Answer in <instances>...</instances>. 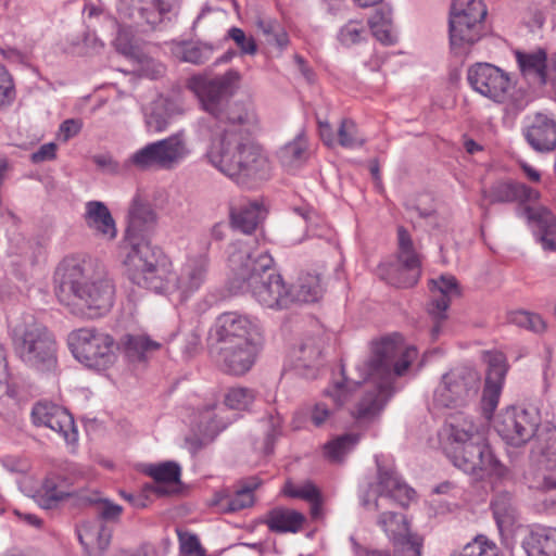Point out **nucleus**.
I'll use <instances>...</instances> for the list:
<instances>
[{"instance_id": "nucleus-1", "label": "nucleus", "mask_w": 556, "mask_h": 556, "mask_svg": "<svg viewBox=\"0 0 556 556\" xmlns=\"http://www.w3.org/2000/svg\"><path fill=\"white\" fill-rule=\"evenodd\" d=\"M257 117L248 104H236L227 114V127L211 139L206 157L216 169L238 185L251 186L267 180L271 163L252 135Z\"/></svg>"}, {"instance_id": "nucleus-2", "label": "nucleus", "mask_w": 556, "mask_h": 556, "mask_svg": "<svg viewBox=\"0 0 556 556\" xmlns=\"http://www.w3.org/2000/svg\"><path fill=\"white\" fill-rule=\"evenodd\" d=\"M417 355L416 348L404 346L400 336L372 344L371 356L361 368L364 379L371 380L372 387L365 392L353 412L355 419L371 420L383 409L394 392V378L404 375Z\"/></svg>"}, {"instance_id": "nucleus-3", "label": "nucleus", "mask_w": 556, "mask_h": 556, "mask_svg": "<svg viewBox=\"0 0 556 556\" xmlns=\"http://www.w3.org/2000/svg\"><path fill=\"white\" fill-rule=\"evenodd\" d=\"M104 266L100 260L64 257L54 271V291L59 302L75 315L102 316L104 305Z\"/></svg>"}, {"instance_id": "nucleus-4", "label": "nucleus", "mask_w": 556, "mask_h": 556, "mask_svg": "<svg viewBox=\"0 0 556 556\" xmlns=\"http://www.w3.org/2000/svg\"><path fill=\"white\" fill-rule=\"evenodd\" d=\"M274 260L265 251H251L249 242L238 241L229 254V266L237 288L249 291L268 308H288L294 303L293 292L273 270Z\"/></svg>"}, {"instance_id": "nucleus-5", "label": "nucleus", "mask_w": 556, "mask_h": 556, "mask_svg": "<svg viewBox=\"0 0 556 556\" xmlns=\"http://www.w3.org/2000/svg\"><path fill=\"white\" fill-rule=\"evenodd\" d=\"M444 452L453 465L476 478L502 475L503 468L489 445L484 431L468 416L451 417L445 424Z\"/></svg>"}, {"instance_id": "nucleus-6", "label": "nucleus", "mask_w": 556, "mask_h": 556, "mask_svg": "<svg viewBox=\"0 0 556 556\" xmlns=\"http://www.w3.org/2000/svg\"><path fill=\"white\" fill-rule=\"evenodd\" d=\"M14 355L27 367L52 372L58 367V344L53 333L30 315L10 326Z\"/></svg>"}, {"instance_id": "nucleus-7", "label": "nucleus", "mask_w": 556, "mask_h": 556, "mask_svg": "<svg viewBox=\"0 0 556 556\" xmlns=\"http://www.w3.org/2000/svg\"><path fill=\"white\" fill-rule=\"evenodd\" d=\"M123 264L128 279L139 288L168 295L173 263L169 256L151 241L135 242Z\"/></svg>"}, {"instance_id": "nucleus-8", "label": "nucleus", "mask_w": 556, "mask_h": 556, "mask_svg": "<svg viewBox=\"0 0 556 556\" xmlns=\"http://www.w3.org/2000/svg\"><path fill=\"white\" fill-rule=\"evenodd\" d=\"M240 74L236 70H229L225 74L216 77H207L204 75L192 76L188 81V87L197 94L202 109L208 113L207 118L200 122L202 134H216L214 127L218 125L220 130L227 127V114L236 104L242 102H233L227 104L228 99L238 88Z\"/></svg>"}, {"instance_id": "nucleus-9", "label": "nucleus", "mask_w": 556, "mask_h": 556, "mask_svg": "<svg viewBox=\"0 0 556 556\" xmlns=\"http://www.w3.org/2000/svg\"><path fill=\"white\" fill-rule=\"evenodd\" d=\"M486 14V5L482 0H452L448 37L454 54L467 53L482 38Z\"/></svg>"}, {"instance_id": "nucleus-10", "label": "nucleus", "mask_w": 556, "mask_h": 556, "mask_svg": "<svg viewBox=\"0 0 556 556\" xmlns=\"http://www.w3.org/2000/svg\"><path fill=\"white\" fill-rule=\"evenodd\" d=\"M480 384L481 378L477 370L454 368L442 376L433 393V404L439 408L462 409L476 400Z\"/></svg>"}, {"instance_id": "nucleus-11", "label": "nucleus", "mask_w": 556, "mask_h": 556, "mask_svg": "<svg viewBox=\"0 0 556 556\" xmlns=\"http://www.w3.org/2000/svg\"><path fill=\"white\" fill-rule=\"evenodd\" d=\"M190 149L184 131L165 139L148 143L131 155V163L140 169L170 170L177 167L188 155Z\"/></svg>"}, {"instance_id": "nucleus-12", "label": "nucleus", "mask_w": 556, "mask_h": 556, "mask_svg": "<svg viewBox=\"0 0 556 556\" xmlns=\"http://www.w3.org/2000/svg\"><path fill=\"white\" fill-rule=\"evenodd\" d=\"M397 261L381 268L386 270V276L382 278L397 288L414 287L421 276V261L414 249L410 235L402 226L397 228Z\"/></svg>"}, {"instance_id": "nucleus-13", "label": "nucleus", "mask_w": 556, "mask_h": 556, "mask_svg": "<svg viewBox=\"0 0 556 556\" xmlns=\"http://www.w3.org/2000/svg\"><path fill=\"white\" fill-rule=\"evenodd\" d=\"M540 425L538 409L514 406L501 414L496 431L506 443L519 447L535 435Z\"/></svg>"}, {"instance_id": "nucleus-14", "label": "nucleus", "mask_w": 556, "mask_h": 556, "mask_svg": "<svg viewBox=\"0 0 556 556\" xmlns=\"http://www.w3.org/2000/svg\"><path fill=\"white\" fill-rule=\"evenodd\" d=\"M175 3L176 0H117L116 11L121 20L153 30L169 18Z\"/></svg>"}, {"instance_id": "nucleus-15", "label": "nucleus", "mask_w": 556, "mask_h": 556, "mask_svg": "<svg viewBox=\"0 0 556 556\" xmlns=\"http://www.w3.org/2000/svg\"><path fill=\"white\" fill-rule=\"evenodd\" d=\"M208 269L206 254L188 256L177 268L173 267L168 295L177 294L180 302L187 301L203 287Z\"/></svg>"}, {"instance_id": "nucleus-16", "label": "nucleus", "mask_w": 556, "mask_h": 556, "mask_svg": "<svg viewBox=\"0 0 556 556\" xmlns=\"http://www.w3.org/2000/svg\"><path fill=\"white\" fill-rule=\"evenodd\" d=\"M35 427H45L58 434L67 445L78 441V430L73 415L64 407L49 401L36 402L30 412Z\"/></svg>"}, {"instance_id": "nucleus-17", "label": "nucleus", "mask_w": 556, "mask_h": 556, "mask_svg": "<svg viewBox=\"0 0 556 556\" xmlns=\"http://www.w3.org/2000/svg\"><path fill=\"white\" fill-rule=\"evenodd\" d=\"M377 523L392 542L395 555L421 556L422 539L409 531L404 515L384 511L378 517Z\"/></svg>"}, {"instance_id": "nucleus-18", "label": "nucleus", "mask_w": 556, "mask_h": 556, "mask_svg": "<svg viewBox=\"0 0 556 556\" xmlns=\"http://www.w3.org/2000/svg\"><path fill=\"white\" fill-rule=\"evenodd\" d=\"M71 352L77 361L96 371L104 369V336L94 329L83 328L67 337Z\"/></svg>"}, {"instance_id": "nucleus-19", "label": "nucleus", "mask_w": 556, "mask_h": 556, "mask_svg": "<svg viewBox=\"0 0 556 556\" xmlns=\"http://www.w3.org/2000/svg\"><path fill=\"white\" fill-rule=\"evenodd\" d=\"M467 79L473 90L495 102L504 101L510 86L508 75L490 63L470 66Z\"/></svg>"}, {"instance_id": "nucleus-20", "label": "nucleus", "mask_w": 556, "mask_h": 556, "mask_svg": "<svg viewBox=\"0 0 556 556\" xmlns=\"http://www.w3.org/2000/svg\"><path fill=\"white\" fill-rule=\"evenodd\" d=\"M414 495L415 491L404 483L394 470L378 466V482L368 485L361 502L365 508H370V498L374 497V509L379 510L381 508L379 497L394 500L403 504L405 500L409 501Z\"/></svg>"}, {"instance_id": "nucleus-21", "label": "nucleus", "mask_w": 556, "mask_h": 556, "mask_svg": "<svg viewBox=\"0 0 556 556\" xmlns=\"http://www.w3.org/2000/svg\"><path fill=\"white\" fill-rule=\"evenodd\" d=\"M216 337L218 343L263 342L258 323L235 312L224 313L218 317Z\"/></svg>"}, {"instance_id": "nucleus-22", "label": "nucleus", "mask_w": 556, "mask_h": 556, "mask_svg": "<svg viewBox=\"0 0 556 556\" xmlns=\"http://www.w3.org/2000/svg\"><path fill=\"white\" fill-rule=\"evenodd\" d=\"M218 344V363L225 372L233 376L248 372L253 367L263 346V342Z\"/></svg>"}, {"instance_id": "nucleus-23", "label": "nucleus", "mask_w": 556, "mask_h": 556, "mask_svg": "<svg viewBox=\"0 0 556 556\" xmlns=\"http://www.w3.org/2000/svg\"><path fill=\"white\" fill-rule=\"evenodd\" d=\"M485 362L488 363V370L482 392L481 408L484 417L490 419L497 407L508 367L505 355L502 352H488L485 354Z\"/></svg>"}, {"instance_id": "nucleus-24", "label": "nucleus", "mask_w": 556, "mask_h": 556, "mask_svg": "<svg viewBox=\"0 0 556 556\" xmlns=\"http://www.w3.org/2000/svg\"><path fill=\"white\" fill-rule=\"evenodd\" d=\"M528 486L542 493H553L543 501L546 509L556 511V458L542 455L525 473Z\"/></svg>"}, {"instance_id": "nucleus-25", "label": "nucleus", "mask_w": 556, "mask_h": 556, "mask_svg": "<svg viewBox=\"0 0 556 556\" xmlns=\"http://www.w3.org/2000/svg\"><path fill=\"white\" fill-rule=\"evenodd\" d=\"M517 214L527 218L529 227L544 251L556 252V218L545 207L522 206Z\"/></svg>"}, {"instance_id": "nucleus-26", "label": "nucleus", "mask_w": 556, "mask_h": 556, "mask_svg": "<svg viewBox=\"0 0 556 556\" xmlns=\"http://www.w3.org/2000/svg\"><path fill=\"white\" fill-rule=\"evenodd\" d=\"M523 137L536 152L548 153L556 149V121L543 113L528 118Z\"/></svg>"}, {"instance_id": "nucleus-27", "label": "nucleus", "mask_w": 556, "mask_h": 556, "mask_svg": "<svg viewBox=\"0 0 556 556\" xmlns=\"http://www.w3.org/2000/svg\"><path fill=\"white\" fill-rule=\"evenodd\" d=\"M185 113L182 103L175 98L159 96L143 110L146 126L149 131L162 132L172 122Z\"/></svg>"}, {"instance_id": "nucleus-28", "label": "nucleus", "mask_w": 556, "mask_h": 556, "mask_svg": "<svg viewBox=\"0 0 556 556\" xmlns=\"http://www.w3.org/2000/svg\"><path fill=\"white\" fill-rule=\"evenodd\" d=\"M482 197L490 204L518 202L525 204L539 200L540 193L525 184L513 180H498L489 189L482 190Z\"/></svg>"}, {"instance_id": "nucleus-29", "label": "nucleus", "mask_w": 556, "mask_h": 556, "mask_svg": "<svg viewBox=\"0 0 556 556\" xmlns=\"http://www.w3.org/2000/svg\"><path fill=\"white\" fill-rule=\"evenodd\" d=\"M155 224L156 215L152 207L135 199L128 212V226L125 233L128 249H131L135 242L150 241L148 237Z\"/></svg>"}, {"instance_id": "nucleus-30", "label": "nucleus", "mask_w": 556, "mask_h": 556, "mask_svg": "<svg viewBox=\"0 0 556 556\" xmlns=\"http://www.w3.org/2000/svg\"><path fill=\"white\" fill-rule=\"evenodd\" d=\"M260 485L261 480L257 477L242 479L232 494L228 491L216 493L212 505L217 506L220 513H235L251 507L254 504L253 492Z\"/></svg>"}, {"instance_id": "nucleus-31", "label": "nucleus", "mask_w": 556, "mask_h": 556, "mask_svg": "<svg viewBox=\"0 0 556 556\" xmlns=\"http://www.w3.org/2000/svg\"><path fill=\"white\" fill-rule=\"evenodd\" d=\"M121 345L130 363H146L154 352L161 349V343L147 334H125Z\"/></svg>"}, {"instance_id": "nucleus-32", "label": "nucleus", "mask_w": 556, "mask_h": 556, "mask_svg": "<svg viewBox=\"0 0 556 556\" xmlns=\"http://www.w3.org/2000/svg\"><path fill=\"white\" fill-rule=\"evenodd\" d=\"M266 211L258 202L242 204L238 210H231V223L243 233L253 232L265 218Z\"/></svg>"}, {"instance_id": "nucleus-33", "label": "nucleus", "mask_w": 556, "mask_h": 556, "mask_svg": "<svg viewBox=\"0 0 556 556\" xmlns=\"http://www.w3.org/2000/svg\"><path fill=\"white\" fill-rule=\"evenodd\" d=\"M305 521L302 513L288 508H275L268 513L267 526L273 532H299Z\"/></svg>"}, {"instance_id": "nucleus-34", "label": "nucleus", "mask_w": 556, "mask_h": 556, "mask_svg": "<svg viewBox=\"0 0 556 556\" xmlns=\"http://www.w3.org/2000/svg\"><path fill=\"white\" fill-rule=\"evenodd\" d=\"M517 62L522 74L532 79L533 83L542 86L546 83V53L544 50H538L532 53H516Z\"/></svg>"}, {"instance_id": "nucleus-35", "label": "nucleus", "mask_w": 556, "mask_h": 556, "mask_svg": "<svg viewBox=\"0 0 556 556\" xmlns=\"http://www.w3.org/2000/svg\"><path fill=\"white\" fill-rule=\"evenodd\" d=\"M294 303L317 302L324 293V285L319 274H302L293 289Z\"/></svg>"}, {"instance_id": "nucleus-36", "label": "nucleus", "mask_w": 556, "mask_h": 556, "mask_svg": "<svg viewBox=\"0 0 556 556\" xmlns=\"http://www.w3.org/2000/svg\"><path fill=\"white\" fill-rule=\"evenodd\" d=\"M104 531V522L93 521L83 522L77 528V535L88 556H103L104 546L102 543V532Z\"/></svg>"}, {"instance_id": "nucleus-37", "label": "nucleus", "mask_w": 556, "mask_h": 556, "mask_svg": "<svg viewBox=\"0 0 556 556\" xmlns=\"http://www.w3.org/2000/svg\"><path fill=\"white\" fill-rule=\"evenodd\" d=\"M282 492L289 497L307 501L311 504V515L314 519L321 516L323 496L318 488L311 481H306L299 485L288 481L285 484Z\"/></svg>"}, {"instance_id": "nucleus-38", "label": "nucleus", "mask_w": 556, "mask_h": 556, "mask_svg": "<svg viewBox=\"0 0 556 556\" xmlns=\"http://www.w3.org/2000/svg\"><path fill=\"white\" fill-rule=\"evenodd\" d=\"M278 159L287 169H295L308 159L307 140L299 134L292 141L286 143L278 152Z\"/></svg>"}, {"instance_id": "nucleus-39", "label": "nucleus", "mask_w": 556, "mask_h": 556, "mask_svg": "<svg viewBox=\"0 0 556 556\" xmlns=\"http://www.w3.org/2000/svg\"><path fill=\"white\" fill-rule=\"evenodd\" d=\"M491 506L498 531L503 533L509 530L517 520V510L511 495L507 492L496 494Z\"/></svg>"}, {"instance_id": "nucleus-40", "label": "nucleus", "mask_w": 556, "mask_h": 556, "mask_svg": "<svg viewBox=\"0 0 556 556\" xmlns=\"http://www.w3.org/2000/svg\"><path fill=\"white\" fill-rule=\"evenodd\" d=\"M147 472L156 483L154 486V492L160 496L169 493L163 483H176L179 482L180 479V467L174 462H165L159 465L150 466Z\"/></svg>"}, {"instance_id": "nucleus-41", "label": "nucleus", "mask_w": 556, "mask_h": 556, "mask_svg": "<svg viewBox=\"0 0 556 556\" xmlns=\"http://www.w3.org/2000/svg\"><path fill=\"white\" fill-rule=\"evenodd\" d=\"M372 35L384 45H392V11L390 8L380 7L368 20Z\"/></svg>"}, {"instance_id": "nucleus-42", "label": "nucleus", "mask_w": 556, "mask_h": 556, "mask_svg": "<svg viewBox=\"0 0 556 556\" xmlns=\"http://www.w3.org/2000/svg\"><path fill=\"white\" fill-rule=\"evenodd\" d=\"M131 73L149 79H157L165 74V66L150 55L144 49L135 54Z\"/></svg>"}, {"instance_id": "nucleus-43", "label": "nucleus", "mask_w": 556, "mask_h": 556, "mask_svg": "<svg viewBox=\"0 0 556 556\" xmlns=\"http://www.w3.org/2000/svg\"><path fill=\"white\" fill-rule=\"evenodd\" d=\"M359 435L345 433L337 437L325 445V455L331 463H342L344 457L356 446Z\"/></svg>"}, {"instance_id": "nucleus-44", "label": "nucleus", "mask_w": 556, "mask_h": 556, "mask_svg": "<svg viewBox=\"0 0 556 556\" xmlns=\"http://www.w3.org/2000/svg\"><path fill=\"white\" fill-rule=\"evenodd\" d=\"M321 355V340L316 337L304 339L298 348L293 350V356L298 364L296 367L309 368L319 359Z\"/></svg>"}, {"instance_id": "nucleus-45", "label": "nucleus", "mask_w": 556, "mask_h": 556, "mask_svg": "<svg viewBox=\"0 0 556 556\" xmlns=\"http://www.w3.org/2000/svg\"><path fill=\"white\" fill-rule=\"evenodd\" d=\"M522 546L528 556H554L548 530L545 528L531 531L523 540Z\"/></svg>"}, {"instance_id": "nucleus-46", "label": "nucleus", "mask_w": 556, "mask_h": 556, "mask_svg": "<svg viewBox=\"0 0 556 556\" xmlns=\"http://www.w3.org/2000/svg\"><path fill=\"white\" fill-rule=\"evenodd\" d=\"M215 47L207 42H184L179 47L180 59L185 62L200 65L208 61Z\"/></svg>"}, {"instance_id": "nucleus-47", "label": "nucleus", "mask_w": 556, "mask_h": 556, "mask_svg": "<svg viewBox=\"0 0 556 556\" xmlns=\"http://www.w3.org/2000/svg\"><path fill=\"white\" fill-rule=\"evenodd\" d=\"M451 556H500L497 545L483 535L476 536L458 553Z\"/></svg>"}, {"instance_id": "nucleus-48", "label": "nucleus", "mask_w": 556, "mask_h": 556, "mask_svg": "<svg viewBox=\"0 0 556 556\" xmlns=\"http://www.w3.org/2000/svg\"><path fill=\"white\" fill-rule=\"evenodd\" d=\"M337 142L345 149L359 148L365 139L359 136L356 124L349 118L342 119L337 132Z\"/></svg>"}, {"instance_id": "nucleus-49", "label": "nucleus", "mask_w": 556, "mask_h": 556, "mask_svg": "<svg viewBox=\"0 0 556 556\" xmlns=\"http://www.w3.org/2000/svg\"><path fill=\"white\" fill-rule=\"evenodd\" d=\"M116 51L127 59L131 60L135 54L143 48L135 42L132 30L129 27H118L117 36L113 41Z\"/></svg>"}, {"instance_id": "nucleus-50", "label": "nucleus", "mask_w": 556, "mask_h": 556, "mask_svg": "<svg viewBox=\"0 0 556 556\" xmlns=\"http://www.w3.org/2000/svg\"><path fill=\"white\" fill-rule=\"evenodd\" d=\"M255 399V393L252 389L243 387L230 388L225 394V405L231 409L243 410L249 408Z\"/></svg>"}, {"instance_id": "nucleus-51", "label": "nucleus", "mask_w": 556, "mask_h": 556, "mask_svg": "<svg viewBox=\"0 0 556 556\" xmlns=\"http://www.w3.org/2000/svg\"><path fill=\"white\" fill-rule=\"evenodd\" d=\"M226 39L235 42L239 49L240 55H255L257 53V45L253 36L247 35L245 31L239 27H231L228 29Z\"/></svg>"}, {"instance_id": "nucleus-52", "label": "nucleus", "mask_w": 556, "mask_h": 556, "mask_svg": "<svg viewBox=\"0 0 556 556\" xmlns=\"http://www.w3.org/2000/svg\"><path fill=\"white\" fill-rule=\"evenodd\" d=\"M509 321L518 327L540 333L545 330V321L534 313L527 311H516L510 313Z\"/></svg>"}, {"instance_id": "nucleus-53", "label": "nucleus", "mask_w": 556, "mask_h": 556, "mask_svg": "<svg viewBox=\"0 0 556 556\" xmlns=\"http://www.w3.org/2000/svg\"><path fill=\"white\" fill-rule=\"evenodd\" d=\"M84 220L88 228L104 233V203L100 201L87 202Z\"/></svg>"}, {"instance_id": "nucleus-54", "label": "nucleus", "mask_w": 556, "mask_h": 556, "mask_svg": "<svg viewBox=\"0 0 556 556\" xmlns=\"http://www.w3.org/2000/svg\"><path fill=\"white\" fill-rule=\"evenodd\" d=\"M451 299V296L438 293L433 295V299L431 300L428 306L429 314L437 321V325H434V327L432 328L433 337H437L440 332L439 323L446 318L445 313L450 306Z\"/></svg>"}, {"instance_id": "nucleus-55", "label": "nucleus", "mask_w": 556, "mask_h": 556, "mask_svg": "<svg viewBox=\"0 0 556 556\" xmlns=\"http://www.w3.org/2000/svg\"><path fill=\"white\" fill-rule=\"evenodd\" d=\"M365 33L362 23L350 21L340 29L338 39L344 46H352L361 42Z\"/></svg>"}, {"instance_id": "nucleus-56", "label": "nucleus", "mask_w": 556, "mask_h": 556, "mask_svg": "<svg viewBox=\"0 0 556 556\" xmlns=\"http://www.w3.org/2000/svg\"><path fill=\"white\" fill-rule=\"evenodd\" d=\"M359 382L350 381L343 378V381L334 382L332 387L326 390V395L330 396L334 404L340 407L350 399L352 386H357Z\"/></svg>"}, {"instance_id": "nucleus-57", "label": "nucleus", "mask_w": 556, "mask_h": 556, "mask_svg": "<svg viewBox=\"0 0 556 556\" xmlns=\"http://www.w3.org/2000/svg\"><path fill=\"white\" fill-rule=\"evenodd\" d=\"M15 99L12 77L4 66L0 65V108L10 105Z\"/></svg>"}, {"instance_id": "nucleus-58", "label": "nucleus", "mask_w": 556, "mask_h": 556, "mask_svg": "<svg viewBox=\"0 0 556 556\" xmlns=\"http://www.w3.org/2000/svg\"><path fill=\"white\" fill-rule=\"evenodd\" d=\"M431 290L433 293L438 292L447 296L458 294L457 280L452 275H442L438 279L431 280Z\"/></svg>"}, {"instance_id": "nucleus-59", "label": "nucleus", "mask_w": 556, "mask_h": 556, "mask_svg": "<svg viewBox=\"0 0 556 556\" xmlns=\"http://www.w3.org/2000/svg\"><path fill=\"white\" fill-rule=\"evenodd\" d=\"M79 501L84 505L100 504L99 511H98V517L100 519L104 518V504H103L104 500H103L102 493L100 491H98V490H94V491H89V490L83 491L79 494Z\"/></svg>"}, {"instance_id": "nucleus-60", "label": "nucleus", "mask_w": 556, "mask_h": 556, "mask_svg": "<svg viewBox=\"0 0 556 556\" xmlns=\"http://www.w3.org/2000/svg\"><path fill=\"white\" fill-rule=\"evenodd\" d=\"M180 551L184 554H197L201 551V544L195 534L179 533Z\"/></svg>"}, {"instance_id": "nucleus-61", "label": "nucleus", "mask_w": 556, "mask_h": 556, "mask_svg": "<svg viewBox=\"0 0 556 556\" xmlns=\"http://www.w3.org/2000/svg\"><path fill=\"white\" fill-rule=\"evenodd\" d=\"M70 494L56 490L54 486L47 489L41 500V506L46 509L55 507L59 502L67 497Z\"/></svg>"}, {"instance_id": "nucleus-62", "label": "nucleus", "mask_w": 556, "mask_h": 556, "mask_svg": "<svg viewBox=\"0 0 556 556\" xmlns=\"http://www.w3.org/2000/svg\"><path fill=\"white\" fill-rule=\"evenodd\" d=\"M56 146L52 142L42 144L38 151L31 154L34 163H41L55 157Z\"/></svg>"}, {"instance_id": "nucleus-63", "label": "nucleus", "mask_w": 556, "mask_h": 556, "mask_svg": "<svg viewBox=\"0 0 556 556\" xmlns=\"http://www.w3.org/2000/svg\"><path fill=\"white\" fill-rule=\"evenodd\" d=\"M80 130V123L76 119H66L60 126V137L64 141L76 136Z\"/></svg>"}, {"instance_id": "nucleus-64", "label": "nucleus", "mask_w": 556, "mask_h": 556, "mask_svg": "<svg viewBox=\"0 0 556 556\" xmlns=\"http://www.w3.org/2000/svg\"><path fill=\"white\" fill-rule=\"evenodd\" d=\"M355 556H391L388 551L370 549L361 545L353 536L350 539Z\"/></svg>"}]
</instances>
